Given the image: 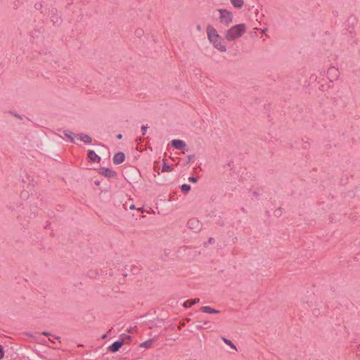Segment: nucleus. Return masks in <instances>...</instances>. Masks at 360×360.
<instances>
[{
  "instance_id": "nucleus-1",
  "label": "nucleus",
  "mask_w": 360,
  "mask_h": 360,
  "mask_svg": "<svg viewBox=\"0 0 360 360\" xmlns=\"http://www.w3.org/2000/svg\"><path fill=\"white\" fill-rule=\"evenodd\" d=\"M246 31V25L240 23L231 27L226 31L225 38L227 41H231L240 37Z\"/></svg>"
},
{
  "instance_id": "nucleus-2",
  "label": "nucleus",
  "mask_w": 360,
  "mask_h": 360,
  "mask_svg": "<svg viewBox=\"0 0 360 360\" xmlns=\"http://www.w3.org/2000/svg\"><path fill=\"white\" fill-rule=\"evenodd\" d=\"M218 11L220 13V16H219L220 22L221 24H223L224 25H225L226 27L229 26V25L233 21V13L231 11H229L226 9H224V8H219Z\"/></svg>"
},
{
  "instance_id": "nucleus-3",
  "label": "nucleus",
  "mask_w": 360,
  "mask_h": 360,
  "mask_svg": "<svg viewBox=\"0 0 360 360\" xmlns=\"http://www.w3.org/2000/svg\"><path fill=\"white\" fill-rule=\"evenodd\" d=\"M188 227L193 232L198 233L202 229V224L197 218H191L187 222Z\"/></svg>"
},
{
  "instance_id": "nucleus-4",
  "label": "nucleus",
  "mask_w": 360,
  "mask_h": 360,
  "mask_svg": "<svg viewBox=\"0 0 360 360\" xmlns=\"http://www.w3.org/2000/svg\"><path fill=\"white\" fill-rule=\"evenodd\" d=\"M207 34L208 39L210 40V42L219 39L220 37L216 29L211 25H208L207 26Z\"/></svg>"
},
{
  "instance_id": "nucleus-5",
  "label": "nucleus",
  "mask_w": 360,
  "mask_h": 360,
  "mask_svg": "<svg viewBox=\"0 0 360 360\" xmlns=\"http://www.w3.org/2000/svg\"><path fill=\"white\" fill-rule=\"evenodd\" d=\"M98 172L107 178H116L117 172L108 167H101L98 169Z\"/></svg>"
},
{
  "instance_id": "nucleus-6",
  "label": "nucleus",
  "mask_w": 360,
  "mask_h": 360,
  "mask_svg": "<svg viewBox=\"0 0 360 360\" xmlns=\"http://www.w3.org/2000/svg\"><path fill=\"white\" fill-rule=\"evenodd\" d=\"M124 343L126 342L124 341V338H121L120 340L115 341L111 345H110L108 347V350L110 352L115 353L119 351V349L123 346Z\"/></svg>"
},
{
  "instance_id": "nucleus-7",
  "label": "nucleus",
  "mask_w": 360,
  "mask_h": 360,
  "mask_svg": "<svg viewBox=\"0 0 360 360\" xmlns=\"http://www.w3.org/2000/svg\"><path fill=\"white\" fill-rule=\"evenodd\" d=\"M87 158L89 159V161L92 162H99L101 160V157L98 156L93 150H88Z\"/></svg>"
},
{
  "instance_id": "nucleus-8",
  "label": "nucleus",
  "mask_w": 360,
  "mask_h": 360,
  "mask_svg": "<svg viewBox=\"0 0 360 360\" xmlns=\"http://www.w3.org/2000/svg\"><path fill=\"white\" fill-rule=\"evenodd\" d=\"M125 160V155L123 152H118L115 154L112 161L115 165H120Z\"/></svg>"
},
{
  "instance_id": "nucleus-9",
  "label": "nucleus",
  "mask_w": 360,
  "mask_h": 360,
  "mask_svg": "<svg viewBox=\"0 0 360 360\" xmlns=\"http://www.w3.org/2000/svg\"><path fill=\"white\" fill-rule=\"evenodd\" d=\"M171 146L176 149L182 150L186 147V143L182 140L174 139L171 141Z\"/></svg>"
},
{
  "instance_id": "nucleus-10",
  "label": "nucleus",
  "mask_w": 360,
  "mask_h": 360,
  "mask_svg": "<svg viewBox=\"0 0 360 360\" xmlns=\"http://www.w3.org/2000/svg\"><path fill=\"white\" fill-rule=\"evenodd\" d=\"M221 40L222 39L220 37L219 39L214 40L212 41V43L214 48L217 49L221 52H225L226 51V47L224 44H222Z\"/></svg>"
},
{
  "instance_id": "nucleus-11",
  "label": "nucleus",
  "mask_w": 360,
  "mask_h": 360,
  "mask_svg": "<svg viewBox=\"0 0 360 360\" xmlns=\"http://www.w3.org/2000/svg\"><path fill=\"white\" fill-rule=\"evenodd\" d=\"M76 136L79 139L80 141L84 142L85 143H91L92 142V138L82 133L76 134Z\"/></svg>"
},
{
  "instance_id": "nucleus-12",
  "label": "nucleus",
  "mask_w": 360,
  "mask_h": 360,
  "mask_svg": "<svg viewBox=\"0 0 360 360\" xmlns=\"http://www.w3.org/2000/svg\"><path fill=\"white\" fill-rule=\"evenodd\" d=\"M200 310L202 312L207 313V314H218V313H219V311H218L215 309H213L209 306L201 307Z\"/></svg>"
},
{
  "instance_id": "nucleus-13",
  "label": "nucleus",
  "mask_w": 360,
  "mask_h": 360,
  "mask_svg": "<svg viewBox=\"0 0 360 360\" xmlns=\"http://www.w3.org/2000/svg\"><path fill=\"white\" fill-rule=\"evenodd\" d=\"M200 301V299L199 298H195V299H191V300H188L186 301H185L183 304V306L185 307V308H188V307H192L193 305H194L195 304L199 302Z\"/></svg>"
},
{
  "instance_id": "nucleus-14",
  "label": "nucleus",
  "mask_w": 360,
  "mask_h": 360,
  "mask_svg": "<svg viewBox=\"0 0 360 360\" xmlns=\"http://www.w3.org/2000/svg\"><path fill=\"white\" fill-rule=\"evenodd\" d=\"M63 135L65 137L68 138L71 143H75V140L74 136H76V134H75L72 131H68V130H64L63 131Z\"/></svg>"
},
{
  "instance_id": "nucleus-15",
  "label": "nucleus",
  "mask_w": 360,
  "mask_h": 360,
  "mask_svg": "<svg viewBox=\"0 0 360 360\" xmlns=\"http://www.w3.org/2000/svg\"><path fill=\"white\" fill-rule=\"evenodd\" d=\"M155 341V338L149 339L142 343L140 344V347H144V348H150L151 347L153 343Z\"/></svg>"
},
{
  "instance_id": "nucleus-16",
  "label": "nucleus",
  "mask_w": 360,
  "mask_h": 360,
  "mask_svg": "<svg viewBox=\"0 0 360 360\" xmlns=\"http://www.w3.org/2000/svg\"><path fill=\"white\" fill-rule=\"evenodd\" d=\"M166 160L164 159L163 160V165H162V172H172L173 170V165H168L166 162Z\"/></svg>"
},
{
  "instance_id": "nucleus-17",
  "label": "nucleus",
  "mask_w": 360,
  "mask_h": 360,
  "mask_svg": "<svg viewBox=\"0 0 360 360\" xmlns=\"http://www.w3.org/2000/svg\"><path fill=\"white\" fill-rule=\"evenodd\" d=\"M230 1L235 8H240L244 4L243 0H230Z\"/></svg>"
},
{
  "instance_id": "nucleus-18",
  "label": "nucleus",
  "mask_w": 360,
  "mask_h": 360,
  "mask_svg": "<svg viewBox=\"0 0 360 360\" xmlns=\"http://www.w3.org/2000/svg\"><path fill=\"white\" fill-rule=\"evenodd\" d=\"M191 187L188 184H184L181 186V190L184 193H188L191 191Z\"/></svg>"
},
{
  "instance_id": "nucleus-19",
  "label": "nucleus",
  "mask_w": 360,
  "mask_h": 360,
  "mask_svg": "<svg viewBox=\"0 0 360 360\" xmlns=\"http://www.w3.org/2000/svg\"><path fill=\"white\" fill-rule=\"evenodd\" d=\"M338 70L335 68H330L328 70V75H333L334 77H338Z\"/></svg>"
},
{
  "instance_id": "nucleus-20",
  "label": "nucleus",
  "mask_w": 360,
  "mask_h": 360,
  "mask_svg": "<svg viewBox=\"0 0 360 360\" xmlns=\"http://www.w3.org/2000/svg\"><path fill=\"white\" fill-rule=\"evenodd\" d=\"M222 340L227 345H229L231 348L236 349V345L229 339L223 337Z\"/></svg>"
},
{
  "instance_id": "nucleus-21",
  "label": "nucleus",
  "mask_w": 360,
  "mask_h": 360,
  "mask_svg": "<svg viewBox=\"0 0 360 360\" xmlns=\"http://www.w3.org/2000/svg\"><path fill=\"white\" fill-rule=\"evenodd\" d=\"M120 336L122 338H124V342H125V340H127V341H129V340H131V337L130 335H126L124 333H122Z\"/></svg>"
},
{
  "instance_id": "nucleus-22",
  "label": "nucleus",
  "mask_w": 360,
  "mask_h": 360,
  "mask_svg": "<svg viewBox=\"0 0 360 360\" xmlns=\"http://www.w3.org/2000/svg\"><path fill=\"white\" fill-rule=\"evenodd\" d=\"M198 177H197V176H190L188 178V181L193 184L196 183L198 181Z\"/></svg>"
},
{
  "instance_id": "nucleus-23",
  "label": "nucleus",
  "mask_w": 360,
  "mask_h": 360,
  "mask_svg": "<svg viewBox=\"0 0 360 360\" xmlns=\"http://www.w3.org/2000/svg\"><path fill=\"white\" fill-rule=\"evenodd\" d=\"M51 21L55 24L58 21V17L53 13V15L51 17Z\"/></svg>"
},
{
  "instance_id": "nucleus-24",
  "label": "nucleus",
  "mask_w": 360,
  "mask_h": 360,
  "mask_svg": "<svg viewBox=\"0 0 360 360\" xmlns=\"http://www.w3.org/2000/svg\"><path fill=\"white\" fill-rule=\"evenodd\" d=\"M4 356V347L1 345H0V360L2 359Z\"/></svg>"
},
{
  "instance_id": "nucleus-25",
  "label": "nucleus",
  "mask_w": 360,
  "mask_h": 360,
  "mask_svg": "<svg viewBox=\"0 0 360 360\" xmlns=\"http://www.w3.org/2000/svg\"><path fill=\"white\" fill-rule=\"evenodd\" d=\"M147 129H148V127L147 126L143 125L141 127V132H142L143 135H145L146 134Z\"/></svg>"
},
{
  "instance_id": "nucleus-26",
  "label": "nucleus",
  "mask_w": 360,
  "mask_h": 360,
  "mask_svg": "<svg viewBox=\"0 0 360 360\" xmlns=\"http://www.w3.org/2000/svg\"><path fill=\"white\" fill-rule=\"evenodd\" d=\"M187 158H188L187 162L189 163L195 158V155H189L187 156Z\"/></svg>"
},
{
  "instance_id": "nucleus-27",
  "label": "nucleus",
  "mask_w": 360,
  "mask_h": 360,
  "mask_svg": "<svg viewBox=\"0 0 360 360\" xmlns=\"http://www.w3.org/2000/svg\"><path fill=\"white\" fill-rule=\"evenodd\" d=\"M313 314L316 316H318L319 315V310L318 309H314L313 310Z\"/></svg>"
},
{
  "instance_id": "nucleus-28",
  "label": "nucleus",
  "mask_w": 360,
  "mask_h": 360,
  "mask_svg": "<svg viewBox=\"0 0 360 360\" xmlns=\"http://www.w3.org/2000/svg\"><path fill=\"white\" fill-rule=\"evenodd\" d=\"M41 334H42L43 335H44V336H51V333H49V332H46V331H43V332L41 333Z\"/></svg>"
},
{
  "instance_id": "nucleus-29",
  "label": "nucleus",
  "mask_w": 360,
  "mask_h": 360,
  "mask_svg": "<svg viewBox=\"0 0 360 360\" xmlns=\"http://www.w3.org/2000/svg\"><path fill=\"white\" fill-rule=\"evenodd\" d=\"M274 214H275V216L279 217L281 215V210L279 209L278 210H276L274 212Z\"/></svg>"
},
{
  "instance_id": "nucleus-30",
  "label": "nucleus",
  "mask_w": 360,
  "mask_h": 360,
  "mask_svg": "<svg viewBox=\"0 0 360 360\" xmlns=\"http://www.w3.org/2000/svg\"><path fill=\"white\" fill-rule=\"evenodd\" d=\"M13 115L15 117H18V118H19V119L22 120V117H21L20 115H18V114H17V113H15V114H14V113H13Z\"/></svg>"
},
{
  "instance_id": "nucleus-31",
  "label": "nucleus",
  "mask_w": 360,
  "mask_h": 360,
  "mask_svg": "<svg viewBox=\"0 0 360 360\" xmlns=\"http://www.w3.org/2000/svg\"><path fill=\"white\" fill-rule=\"evenodd\" d=\"M195 328H196L197 329H198V330H200V329L204 328V326H200V325H198V326H195Z\"/></svg>"
},
{
  "instance_id": "nucleus-32",
  "label": "nucleus",
  "mask_w": 360,
  "mask_h": 360,
  "mask_svg": "<svg viewBox=\"0 0 360 360\" xmlns=\"http://www.w3.org/2000/svg\"><path fill=\"white\" fill-rule=\"evenodd\" d=\"M117 139H122V134H119L117 136Z\"/></svg>"
},
{
  "instance_id": "nucleus-33",
  "label": "nucleus",
  "mask_w": 360,
  "mask_h": 360,
  "mask_svg": "<svg viewBox=\"0 0 360 360\" xmlns=\"http://www.w3.org/2000/svg\"><path fill=\"white\" fill-rule=\"evenodd\" d=\"M214 238H210L209 239V243H214Z\"/></svg>"
},
{
  "instance_id": "nucleus-34",
  "label": "nucleus",
  "mask_w": 360,
  "mask_h": 360,
  "mask_svg": "<svg viewBox=\"0 0 360 360\" xmlns=\"http://www.w3.org/2000/svg\"><path fill=\"white\" fill-rule=\"evenodd\" d=\"M196 28L198 31H201V26L200 25H198Z\"/></svg>"
},
{
  "instance_id": "nucleus-35",
  "label": "nucleus",
  "mask_w": 360,
  "mask_h": 360,
  "mask_svg": "<svg viewBox=\"0 0 360 360\" xmlns=\"http://www.w3.org/2000/svg\"><path fill=\"white\" fill-rule=\"evenodd\" d=\"M34 6H35V8H36V9H39V6H41V4H39V6H38V4H36Z\"/></svg>"
},
{
  "instance_id": "nucleus-36",
  "label": "nucleus",
  "mask_w": 360,
  "mask_h": 360,
  "mask_svg": "<svg viewBox=\"0 0 360 360\" xmlns=\"http://www.w3.org/2000/svg\"><path fill=\"white\" fill-rule=\"evenodd\" d=\"M34 6H35V8H36V9H39V6H41V4H39V6H38V4H36Z\"/></svg>"
},
{
  "instance_id": "nucleus-37",
  "label": "nucleus",
  "mask_w": 360,
  "mask_h": 360,
  "mask_svg": "<svg viewBox=\"0 0 360 360\" xmlns=\"http://www.w3.org/2000/svg\"><path fill=\"white\" fill-rule=\"evenodd\" d=\"M94 184H95L96 186H99V185H100V181H94Z\"/></svg>"
},
{
  "instance_id": "nucleus-38",
  "label": "nucleus",
  "mask_w": 360,
  "mask_h": 360,
  "mask_svg": "<svg viewBox=\"0 0 360 360\" xmlns=\"http://www.w3.org/2000/svg\"><path fill=\"white\" fill-rule=\"evenodd\" d=\"M107 338V335L106 334H103L101 337L102 339H105Z\"/></svg>"
},
{
  "instance_id": "nucleus-39",
  "label": "nucleus",
  "mask_w": 360,
  "mask_h": 360,
  "mask_svg": "<svg viewBox=\"0 0 360 360\" xmlns=\"http://www.w3.org/2000/svg\"><path fill=\"white\" fill-rule=\"evenodd\" d=\"M129 208L131 210H134V209H135V205H131Z\"/></svg>"
},
{
  "instance_id": "nucleus-40",
  "label": "nucleus",
  "mask_w": 360,
  "mask_h": 360,
  "mask_svg": "<svg viewBox=\"0 0 360 360\" xmlns=\"http://www.w3.org/2000/svg\"><path fill=\"white\" fill-rule=\"evenodd\" d=\"M49 341H50V342H51L52 343H55L54 340H51V339H50V338H49Z\"/></svg>"
},
{
  "instance_id": "nucleus-41",
  "label": "nucleus",
  "mask_w": 360,
  "mask_h": 360,
  "mask_svg": "<svg viewBox=\"0 0 360 360\" xmlns=\"http://www.w3.org/2000/svg\"><path fill=\"white\" fill-rule=\"evenodd\" d=\"M141 32H142V31H141V30H140L139 32V31H136V34H141Z\"/></svg>"
},
{
  "instance_id": "nucleus-42",
  "label": "nucleus",
  "mask_w": 360,
  "mask_h": 360,
  "mask_svg": "<svg viewBox=\"0 0 360 360\" xmlns=\"http://www.w3.org/2000/svg\"><path fill=\"white\" fill-rule=\"evenodd\" d=\"M54 338H55L56 340H59L60 338L59 336H56Z\"/></svg>"
},
{
  "instance_id": "nucleus-43",
  "label": "nucleus",
  "mask_w": 360,
  "mask_h": 360,
  "mask_svg": "<svg viewBox=\"0 0 360 360\" xmlns=\"http://www.w3.org/2000/svg\"><path fill=\"white\" fill-rule=\"evenodd\" d=\"M51 11L53 13V11H56H56H57V10H56V9H51Z\"/></svg>"
},
{
  "instance_id": "nucleus-44",
  "label": "nucleus",
  "mask_w": 360,
  "mask_h": 360,
  "mask_svg": "<svg viewBox=\"0 0 360 360\" xmlns=\"http://www.w3.org/2000/svg\"><path fill=\"white\" fill-rule=\"evenodd\" d=\"M207 323H208V321H205V322L204 323V324H205V325H206V324H207Z\"/></svg>"
}]
</instances>
